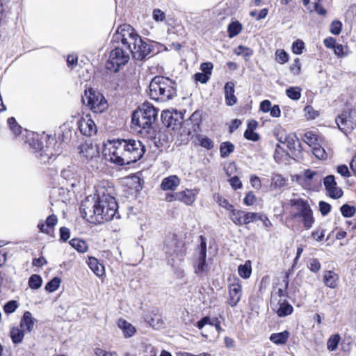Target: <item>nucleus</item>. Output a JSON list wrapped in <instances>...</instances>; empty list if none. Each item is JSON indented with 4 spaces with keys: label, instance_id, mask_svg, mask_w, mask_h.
<instances>
[{
    "label": "nucleus",
    "instance_id": "36",
    "mask_svg": "<svg viewBox=\"0 0 356 356\" xmlns=\"http://www.w3.org/2000/svg\"><path fill=\"white\" fill-rule=\"evenodd\" d=\"M287 97L293 100H298L301 97V88L299 87H289L286 90Z\"/></svg>",
    "mask_w": 356,
    "mask_h": 356
},
{
    "label": "nucleus",
    "instance_id": "57",
    "mask_svg": "<svg viewBox=\"0 0 356 356\" xmlns=\"http://www.w3.org/2000/svg\"><path fill=\"white\" fill-rule=\"evenodd\" d=\"M319 209L323 216H326L331 210V205L325 202H319Z\"/></svg>",
    "mask_w": 356,
    "mask_h": 356
},
{
    "label": "nucleus",
    "instance_id": "50",
    "mask_svg": "<svg viewBox=\"0 0 356 356\" xmlns=\"http://www.w3.org/2000/svg\"><path fill=\"white\" fill-rule=\"evenodd\" d=\"M213 68V65L211 62L203 63L200 66V69L202 71V73L207 74L208 76L211 74Z\"/></svg>",
    "mask_w": 356,
    "mask_h": 356
},
{
    "label": "nucleus",
    "instance_id": "31",
    "mask_svg": "<svg viewBox=\"0 0 356 356\" xmlns=\"http://www.w3.org/2000/svg\"><path fill=\"white\" fill-rule=\"evenodd\" d=\"M341 337L339 334L331 335L327 341V348L329 351H334L337 350L340 342Z\"/></svg>",
    "mask_w": 356,
    "mask_h": 356
},
{
    "label": "nucleus",
    "instance_id": "9",
    "mask_svg": "<svg viewBox=\"0 0 356 356\" xmlns=\"http://www.w3.org/2000/svg\"><path fill=\"white\" fill-rule=\"evenodd\" d=\"M200 244L196 248L195 252L197 259L194 262L195 273L199 276L202 275L207 271V264L206 263L207 257V239L203 236L199 237Z\"/></svg>",
    "mask_w": 356,
    "mask_h": 356
},
{
    "label": "nucleus",
    "instance_id": "59",
    "mask_svg": "<svg viewBox=\"0 0 356 356\" xmlns=\"http://www.w3.org/2000/svg\"><path fill=\"white\" fill-rule=\"evenodd\" d=\"M231 186L234 189H238L242 187V183L237 176H234L229 179Z\"/></svg>",
    "mask_w": 356,
    "mask_h": 356
},
{
    "label": "nucleus",
    "instance_id": "64",
    "mask_svg": "<svg viewBox=\"0 0 356 356\" xmlns=\"http://www.w3.org/2000/svg\"><path fill=\"white\" fill-rule=\"evenodd\" d=\"M312 236L316 241H321L325 236L324 230L316 229L312 233Z\"/></svg>",
    "mask_w": 356,
    "mask_h": 356
},
{
    "label": "nucleus",
    "instance_id": "4",
    "mask_svg": "<svg viewBox=\"0 0 356 356\" xmlns=\"http://www.w3.org/2000/svg\"><path fill=\"white\" fill-rule=\"evenodd\" d=\"M157 116L158 110L151 104L144 103L132 114L133 128L141 134H149Z\"/></svg>",
    "mask_w": 356,
    "mask_h": 356
},
{
    "label": "nucleus",
    "instance_id": "11",
    "mask_svg": "<svg viewBox=\"0 0 356 356\" xmlns=\"http://www.w3.org/2000/svg\"><path fill=\"white\" fill-rule=\"evenodd\" d=\"M325 188L330 197L339 199L343 195V191L337 186L334 175H327L323 179Z\"/></svg>",
    "mask_w": 356,
    "mask_h": 356
},
{
    "label": "nucleus",
    "instance_id": "63",
    "mask_svg": "<svg viewBox=\"0 0 356 356\" xmlns=\"http://www.w3.org/2000/svg\"><path fill=\"white\" fill-rule=\"evenodd\" d=\"M272 104L269 100H264L260 104V110L264 113L270 112Z\"/></svg>",
    "mask_w": 356,
    "mask_h": 356
},
{
    "label": "nucleus",
    "instance_id": "18",
    "mask_svg": "<svg viewBox=\"0 0 356 356\" xmlns=\"http://www.w3.org/2000/svg\"><path fill=\"white\" fill-rule=\"evenodd\" d=\"M234 82H227L224 86L225 99L227 105L233 106L236 104L237 98L234 95Z\"/></svg>",
    "mask_w": 356,
    "mask_h": 356
},
{
    "label": "nucleus",
    "instance_id": "8",
    "mask_svg": "<svg viewBox=\"0 0 356 356\" xmlns=\"http://www.w3.org/2000/svg\"><path fill=\"white\" fill-rule=\"evenodd\" d=\"M83 102L87 101V105L94 113H102L108 108V103L104 97L96 92L92 88L85 90Z\"/></svg>",
    "mask_w": 356,
    "mask_h": 356
},
{
    "label": "nucleus",
    "instance_id": "60",
    "mask_svg": "<svg viewBox=\"0 0 356 356\" xmlns=\"http://www.w3.org/2000/svg\"><path fill=\"white\" fill-rule=\"evenodd\" d=\"M243 225H248L254 222V216H256L253 212H245L243 211Z\"/></svg>",
    "mask_w": 356,
    "mask_h": 356
},
{
    "label": "nucleus",
    "instance_id": "53",
    "mask_svg": "<svg viewBox=\"0 0 356 356\" xmlns=\"http://www.w3.org/2000/svg\"><path fill=\"white\" fill-rule=\"evenodd\" d=\"M337 171L339 174H340L343 177H350V172L348 168L346 165H340L337 166Z\"/></svg>",
    "mask_w": 356,
    "mask_h": 356
},
{
    "label": "nucleus",
    "instance_id": "34",
    "mask_svg": "<svg viewBox=\"0 0 356 356\" xmlns=\"http://www.w3.org/2000/svg\"><path fill=\"white\" fill-rule=\"evenodd\" d=\"M197 140L200 144V146L202 147L210 150L213 149V142L211 139L208 138L207 136H202V135H198L197 136Z\"/></svg>",
    "mask_w": 356,
    "mask_h": 356
},
{
    "label": "nucleus",
    "instance_id": "47",
    "mask_svg": "<svg viewBox=\"0 0 356 356\" xmlns=\"http://www.w3.org/2000/svg\"><path fill=\"white\" fill-rule=\"evenodd\" d=\"M308 268L314 273H317L321 269V264L316 258H312L308 261Z\"/></svg>",
    "mask_w": 356,
    "mask_h": 356
},
{
    "label": "nucleus",
    "instance_id": "33",
    "mask_svg": "<svg viewBox=\"0 0 356 356\" xmlns=\"http://www.w3.org/2000/svg\"><path fill=\"white\" fill-rule=\"evenodd\" d=\"M242 30L241 24L238 22H234L229 24L227 31L229 38H233L240 33Z\"/></svg>",
    "mask_w": 356,
    "mask_h": 356
},
{
    "label": "nucleus",
    "instance_id": "39",
    "mask_svg": "<svg viewBox=\"0 0 356 356\" xmlns=\"http://www.w3.org/2000/svg\"><path fill=\"white\" fill-rule=\"evenodd\" d=\"M234 53L236 55H241L244 58H248L253 54V50L249 47L239 45L236 49H235Z\"/></svg>",
    "mask_w": 356,
    "mask_h": 356
},
{
    "label": "nucleus",
    "instance_id": "45",
    "mask_svg": "<svg viewBox=\"0 0 356 356\" xmlns=\"http://www.w3.org/2000/svg\"><path fill=\"white\" fill-rule=\"evenodd\" d=\"M304 48L305 44L300 40H296L292 44V51L297 55L301 54Z\"/></svg>",
    "mask_w": 356,
    "mask_h": 356
},
{
    "label": "nucleus",
    "instance_id": "32",
    "mask_svg": "<svg viewBox=\"0 0 356 356\" xmlns=\"http://www.w3.org/2000/svg\"><path fill=\"white\" fill-rule=\"evenodd\" d=\"M70 244L79 252H85L88 250L86 243L81 239L73 238L70 241Z\"/></svg>",
    "mask_w": 356,
    "mask_h": 356
},
{
    "label": "nucleus",
    "instance_id": "42",
    "mask_svg": "<svg viewBox=\"0 0 356 356\" xmlns=\"http://www.w3.org/2000/svg\"><path fill=\"white\" fill-rule=\"evenodd\" d=\"M342 29V23L339 20H334L330 27V31L333 35H339Z\"/></svg>",
    "mask_w": 356,
    "mask_h": 356
},
{
    "label": "nucleus",
    "instance_id": "24",
    "mask_svg": "<svg viewBox=\"0 0 356 356\" xmlns=\"http://www.w3.org/2000/svg\"><path fill=\"white\" fill-rule=\"evenodd\" d=\"M118 327L123 331L125 337H131L136 332V328L125 320H119Z\"/></svg>",
    "mask_w": 356,
    "mask_h": 356
},
{
    "label": "nucleus",
    "instance_id": "20",
    "mask_svg": "<svg viewBox=\"0 0 356 356\" xmlns=\"http://www.w3.org/2000/svg\"><path fill=\"white\" fill-rule=\"evenodd\" d=\"M34 323L35 319L32 317L31 313L29 311L25 312L21 319V328L23 329L24 330L30 332L33 329Z\"/></svg>",
    "mask_w": 356,
    "mask_h": 356
},
{
    "label": "nucleus",
    "instance_id": "21",
    "mask_svg": "<svg viewBox=\"0 0 356 356\" xmlns=\"http://www.w3.org/2000/svg\"><path fill=\"white\" fill-rule=\"evenodd\" d=\"M88 264L92 272L98 277L104 274V267L99 261L92 257L88 258Z\"/></svg>",
    "mask_w": 356,
    "mask_h": 356
},
{
    "label": "nucleus",
    "instance_id": "38",
    "mask_svg": "<svg viewBox=\"0 0 356 356\" xmlns=\"http://www.w3.org/2000/svg\"><path fill=\"white\" fill-rule=\"evenodd\" d=\"M8 124L12 132L17 136L21 134L22 127L16 122L14 117H10L8 119Z\"/></svg>",
    "mask_w": 356,
    "mask_h": 356
},
{
    "label": "nucleus",
    "instance_id": "43",
    "mask_svg": "<svg viewBox=\"0 0 356 356\" xmlns=\"http://www.w3.org/2000/svg\"><path fill=\"white\" fill-rule=\"evenodd\" d=\"M17 307L18 303L16 300H10L5 304L3 311L6 314H9L13 313Z\"/></svg>",
    "mask_w": 356,
    "mask_h": 356
},
{
    "label": "nucleus",
    "instance_id": "61",
    "mask_svg": "<svg viewBox=\"0 0 356 356\" xmlns=\"http://www.w3.org/2000/svg\"><path fill=\"white\" fill-rule=\"evenodd\" d=\"M58 222V219L56 215L52 214L47 217L46 220V226L48 228L54 227Z\"/></svg>",
    "mask_w": 356,
    "mask_h": 356
},
{
    "label": "nucleus",
    "instance_id": "26",
    "mask_svg": "<svg viewBox=\"0 0 356 356\" xmlns=\"http://www.w3.org/2000/svg\"><path fill=\"white\" fill-rule=\"evenodd\" d=\"M285 143L290 150H300V142L296 134H292L284 138Z\"/></svg>",
    "mask_w": 356,
    "mask_h": 356
},
{
    "label": "nucleus",
    "instance_id": "27",
    "mask_svg": "<svg viewBox=\"0 0 356 356\" xmlns=\"http://www.w3.org/2000/svg\"><path fill=\"white\" fill-rule=\"evenodd\" d=\"M243 211L232 209L230 211V220L238 226L243 225Z\"/></svg>",
    "mask_w": 356,
    "mask_h": 356
},
{
    "label": "nucleus",
    "instance_id": "30",
    "mask_svg": "<svg viewBox=\"0 0 356 356\" xmlns=\"http://www.w3.org/2000/svg\"><path fill=\"white\" fill-rule=\"evenodd\" d=\"M234 150V145L231 142H223L220 146V153L222 158L227 157Z\"/></svg>",
    "mask_w": 356,
    "mask_h": 356
},
{
    "label": "nucleus",
    "instance_id": "62",
    "mask_svg": "<svg viewBox=\"0 0 356 356\" xmlns=\"http://www.w3.org/2000/svg\"><path fill=\"white\" fill-rule=\"evenodd\" d=\"M81 154L83 155V156L86 157V159H88L90 157V160H92L94 158L96 159L97 157L95 154V150L93 148H88L86 149V152L81 149Z\"/></svg>",
    "mask_w": 356,
    "mask_h": 356
},
{
    "label": "nucleus",
    "instance_id": "25",
    "mask_svg": "<svg viewBox=\"0 0 356 356\" xmlns=\"http://www.w3.org/2000/svg\"><path fill=\"white\" fill-rule=\"evenodd\" d=\"M337 275L331 270H327L324 273L323 281L325 284L332 289L337 286Z\"/></svg>",
    "mask_w": 356,
    "mask_h": 356
},
{
    "label": "nucleus",
    "instance_id": "16",
    "mask_svg": "<svg viewBox=\"0 0 356 356\" xmlns=\"http://www.w3.org/2000/svg\"><path fill=\"white\" fill-rule=\"evenodd\" d=\"M241 297V285L239 283H233L229 287L228 303L231 307H235L240 301Z\"/></svg>",
    "mask_w": 356,
    "mask_h": 356
},
{
    "label": "nucleus",
    "instance_id": "48",
    "mask_svg": "<svg viewBox=\"0 0 356 356\" xmlns=\"http://www.w3.org/2000/svg\"><path fill=\"white\" fill-rule=\"evenodd\" d=\"M312 152L314 155L318 159H323L325 158L326 152L322 147L318 145V144L313 147Z\"/></svg>",
    "mask_w": 356,
    "mask_h": 356
},
{
    "label": "nucleus",
    "instance_id": "41",
    "mask_svg": "<svg viewBox=\"0 0 356 356\" xmlns=\"http://www.w3.org/2000/svg\"><path fill=\"white\" fill-rule=\"evenodd\" d=\"M303 140L309 146L317 145L318 136L312 131H307L304 134Z\"/></svg>",
    "mask_w": 356,
    "mask_h": 356
},
{
    "label": "nucleus",
    "instance_id": "54",
    "mask_svg": "<svg viewBox=\"0 0 356 356\" xmlns=\"http://www.w3.org/2000/svg\"><path fill=\"white\" fill-rule=\"evenodd\" d=\"M207 324L213 325V321H212L209 316H204L197 322L196 327L198 329L202 330L204 326Z\"/></svg>",
    "mask_w": 356,
    "mask_h": 356
},
{
    "label": "nucleus",
    "instance_id": "23",
    "mask_svg": "<svg viewBox=\"0 0 356 356\" xmlns=\"http://www.w3.org/2000/svg\"><path fill=\"white\" fill-rule=\"evenodd\" d=\"M286 184V179L280 174H273L271 176L270 188L277 190L284 187Z\"/></svg>",
    "mask_w": 356,
    "mask_h": 356
},
{
    "label": "nucleus",
    "instance_id": "28",
    "mask_svg": "<svg viewBox=\"0 0 356 356\" xmlns=\"http://www.w3.org/2000/svg\"><path fill=\"white\" fill-rule=\"evenodd\" d=\"M24 330H21L17 327H13L10 332L12 341L15 344L20 343L24 337Z\"/></svg>",
    "mask_w": 356,
    "mask_h": 356
},
{
    "label": "nucleus",
    "instance_id": "52",
    "mask_svg": "<svg viewBox=\"0 0 356 356\" xmlns=\"http://www.w3.org/2000/svg\"><path fill=\"white\" fill-rule=\"evenodd\" d=\"M255 202L256 197L252 191L248 192L243 200L244 204L248 206L253 205Z\"/></svg>",
    "mask_w": 356,
    "mask_h": 356
},
{
    "label": "nucleus",
    "instance_id": "49",
    "mask_svg": "<svg viewBox=\"0 0 356 356\" xmlns=\"http://www.w3.org/2000/svg\"><path fill=\"white\" fill-rule=\"evenodd\" d=\"M290 70L295 75L300 74L301 72V64L300 60L298 58H296L294 60L293 63L291 64L290 67Z\"/></svg>",
    "mask_w": 356,
    "mask_h": 356
},
{
    "label": "nucleus",
    "instance_id": "37",
    "mask_svg": "<svg viewBox=\"0 0 356 356\" xmlns=\"http://www.w3.org/2000/svg\"><path fill=\"white\" fill-rule=\"evenodd\" d=\"M60 282L61 280L58 277H55L47 283L45 290L49 292H54L58 289Z\"/></svg>",
    "mask_w": 356,
    "mask_h": 356
},
{
    "label": "nucleus",
    "instance_id": "10",
    "mask_svg": "<svg viewBox=\"0 0 356 356\" xmlns=\"http://www.w3.org/2000/svg\"><path fill=\"white\" fill-rule=\"evenodd\" d=\"M270 307L280 317L289 316L293 312V307L286 299L273 298L270 300Z\"/></svg>",
    "mask_w": 356,
    "mask_h": 356
},
{
    "label": "nucleus",
    "instance_id": "44",
    "mask_svg": "<svg viewBox=\"0 0 356 356\" xmlns=\"http://www.w3.org/2000/svg\"><path fill=\"white\" fill-rule=\"evenodd\" d=\"M275 55L277 61L280 64H284L289 60V55L283 49L277 50Z\"/></svg>",
    "mask_w": 356,
    "mask_h": 356
},
{
    "label": "nucleus",
    "instance_id": "12",
    "mask_svg": "<svg viewBox=\"0 0 356 356\" xmlns=\"http://www.w3.org/2000/svg\"><path fill=\"white\" fill-rule=\"evenodd\" d=\"M165 253L170 257L177 256L181 260L186 254V248L183 241L172 240L170 245H166Z\"/></svg>",
    "mask_w": 356,
    "mask_h": 356
},
{
    "label": "nucleus",
    "instance_id": "15",
    "mask_svg": "<svg viewBox=\"0 0 356 356\" xmlns=\"http://www.w3.org/2000/svg\"><path fill=\"white\" fill-rule=\"evenodd\" d=\"M200 189H188L178 192V201L184 203L186 205H192L196 200Z\"/></svg>",
    "mask_w": 356,
    "mask_h": 356
},
{
    "label": "nucleus",
    "instance_id": "7",
    "mask_svg": "<svg viewBox=\"0 0 356 356\" xmlns=\"http://www.w3.org/2000/svg\"><path fill=\"white\" fill-rule=\"evenodd\" d=\"M131 52L123 47H115L111 52L109 58L106 63L108 70L117 72L122 66L125 65L129 60Z\"/></svg>",
    "mask_w": 356,
    "mask_h": 356
},
{
    "label": "nucleus",
    "instance_id": "1",
    "mask_svg": "<svg viewBox=\"0 0 356 356\" xmlns=\"http://www.w3.org/2000/svg\"><path fill=\"white\" fill-rule=\"evenodd\" d=\"M118 209V204L112 195V189L104 186H98L95 197H87L81 202L80 207L82 216L93 224L109 221L114 217L120 218Z\"/></svg>",
    "mask_w": 356,
    "mask_h": 356
},
{
    "label": "nucleus",
    "instance_id": "5",
    "mask_svg": "<svg viewBox=\"0 0 356 356\" xmlns=\"http://www.w3.org/2000/svg\"><path fill=\"white\" fill-rule=\"evenodd\" d=\"M177 85L173 80L163 76H154L149 86L152 99L165 102L177 95Z\"/></svg>",
    "mask_w": 356,
    "mask_h": 356
},
{
    "label": "nucleus",
    "instance_id": "22",
    "mask_svg": "<svg viewBox=\"0 0 356 356\" xmlns=\"http://www.w3.org/2000/svg\"><path fill=\"white\" fill-rule=\"evenodd\" d=\"M289 337V332L287 330L279 333H273L270 336V340L277 345H284Z\"/></svg>",
    "mask_w": 356,
    "mask_h": 356
},
{
    "label": "nucleus",
    "instance_id": "56",
    "mask_svg": "<svg viewBox=\"0 0 356 356\" xmlns=\"http://www.w3.org/2000/svg\"><path fill=\"white\" fill-rule=\"evenodd\" d=\"M217 199V202L219 204L220 207L225 208L229 211H231V209L234 208L233 205L229 204L227 200L220 196H218Z\"/></svg>",
    "mask_w": 356,
    "mask_h": 356
},
{
    "label": "nucleus",
    "instance_id": "35",
    "mask_svg": "<svg viewBox=\"0 0 356 356\" xmlns=\"http://www.w3.org/2000/svg\"><path fill=\"white\" fill-rule=\"evenodd\" d=\"M42 284V277L37 274L32 275L29 280V286L32 289H38Z\"/></svg>",
    "mask_w": 356,
    "mask_h": 356
},
{
    "label": "nucleus",
    "instance_id": "40",
    "mask_svg": "<svg viewBox=\"0 0 356 356\" xmlns=\"http://www.w3.org/2000/svg\"><path fill=\"white\" fill-rule=\"evenodd\" d=\"M340 211L344 217L349 218L354 216L356 212V208L353 206L345 204L341 207Z\"/></svg>",
    "mask_w": 356,
    "mask_h": 356
},
{
    "label": "nucleus",
    "instance_id": "3",
    "mask_svg": "<svg viewBox=\"0 0 356 356\" xmlns=\"http://www.w3.org/2000/svg\"><path fill=\"white\" fill-rule=\"evenodd\" d=\"M114 42H120L122 47L131 52L133 58L138 60H143L154 49L153 46L145 42L136 30L129 24L119 26L113 36Z\"/></svg>",
    "mask_w": 356,
    "mask_h": 356
},
{
    "label": "nucleus",
    "instance_id": "14",
    "mask_svg": "<svg viewBox=\"0 0 356 356\" xmlns=\"http://www.w3.org/2000/svg\"><path fill=\"white\" fill-rule=\"evenodd\" d=\"M181 119L179 113L170 111H164L161 113V120L165 126L172 129H177L181 123Z\"/></svg>",
    "mask_w": 356,
    "mask_h": 356
},
{
    "label": "nucleus",
    "instance_id": "51",
    "mask_svg": "<svg viewBox=\"0 0 356 356\" xmlns=\"http://www.w3.org/2000/svg\"><path fill=\"white\" fill-rule=\"evenodd\" d=\"M244 137L249 140L257 141L259 139V136L257 133L252 130H245Z\"/></svg>",
    "mask_w": 356,
    "mask_h": 356
},
{
    "label": "nucleus",
    "instance_id": "29",
    "mask_svg": "<svg viewBox=\"0 0 356 356\" xmlns=\"http://www.w3.org/2000/svg\"><path fill=\"white\" fill-rule=\"evenodd\" d=\"M238 275L243 279H248L252 273V267L250 261H246L244 264H241L238 267Z\"/></svg>",
    "mask_w": 356,
    "mask_h": 356
},
{
    "label": "nucleus",
    "instance_id": "19",
    "mask_svg": "<svg viewBox=\"0 0 356 356\" xmlns=\"http://www.w3.org/2000/svg\"><path fill=\"white\" fill-rule=\"evenodd\" d=\"M180 184V179L177 175L165 177L160 185L163 191H175Z\"/></svg>",
    "mask_w": 356,
    "mask_h": 356
},
{
    "label": "nucleus",
    "instance_id": "17",
    "mask_svg": "<svg viewBox=\"0 0 356 356\" xmlns=\"http://www.w3.org/2000/svg\"><path fill=\"white\" fill-rule=\"evenodd\" d=\"M289 284V273H286L283 277L282 286L279 288L277 291H275V286H273L274 291L271 294V300L273 298H277V299H285L288 297V289Z\"/></svg>",
    "mask_w": 356,
    "mask_h": 356
},
{
    "label": "nucleus",
    "instance_id": "2",
    "mask_svg": "<svg viewBox=\"0 0 356 356\" xmlns=\"http://www.w3.org/2000/svg\"><path fill=\"white\" fill-rule=\"evenodd\" d=\"M111 145L108 149V160L120 166L137 162L145 152V146L139 140L118 139L112 141Z\"/></svg>",
    "mask_w": 356,
    "mask_h": 356
},
{
    "label": "nucleus",
    "instance_id": "6",
    "mask_svg": "<svg viewBox=\"0 0 356 356\" xmlns=\"http://www.w3.org/2000/svg\"><path fill=\"white\" fill-rule=\"evenodd\" d=\"M290 204L293 207L291 211V219L298 220L301 218L304 227L306 229H310L314 222L312 210L309 204L301 198L291 199Z\"/></svg>",
    "mask_w": 356,
    "mask_h": 356
},
{
    "label": "nucleus",
    "instance_id": "46",
    "mask_svg": "<svg viewBox=\"0 0 356 356\" xmlns=\"http://www.w3.org/2000/svg\"><path fill=\"white\" fill-rule=\"evenodd\" d=\"M268 13V8H263L259 12H257V10H252L250 13V16L255 17L257 20H261L262 19H264Z\"/></svg>",
    "mask_w": 356,
    "mask_h": 356
},
{
    "label": "nucleus",
    "instance_id": "55",
    "mask_svg": "<svg viewBox=\"0 0 356 356\" xmlns=\"http://www.w3.org/2000/svg\"><path fill=\"white\" fill-rule=\"evenodd\" d=\"M70 237V231L65 227H62L60 229V239L63 241H67Z\"/></svg>",
    "mask_w": 356,
    "mask_h": 356
},
{
    "label": "nucleus",
    "instance_id": "58",
    "mask_svg": "<svg viewBox=\"0 0 356 356\" xmlns=\"http://www.w3.org/2000/svg\"><path fill=\"white\" fill-rule=\"evenodd\" d=\"M194 77L196 81H199L201 83H206L209 79V76L202 72H197L195 74Z\"/></svg>",
    "mask_w": 356,
    "mask_h": 356
},
{
    "label": "nucleus",
    "instance_id": "13",
    "mask_svg": "<svg viewBox=\"0 0 356 356\" xmlns=\"http://www.w3.org/2000/svg\"><path fill=\"white\" fill-rule=\"evenodd\" d=\"M79 128L81 133L86 136H92L97 131V126L90 115L81 118L79 122Z\"/></svg>",
    "mask_w": 356,
    "mask_h": 356
}]
</instances>
